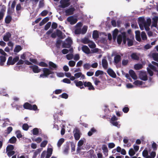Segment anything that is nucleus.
<instances>
[{
	"instance_id": "21",
	"label": "nucleus",
	"mask_w": 158,
	"mask_h": 158,
	"mask_svg": "<svg viewBox=\"0 0 158 158\" xmlns=\"http://www.w3.org/2000/svg\"><path fill=\"white\" fill-rule=\"evenodd\" d=\"M11 35L9 32H6L4 35L3 37V40L6 42L9 40L10 38Z\"/></svg>"
},
{
	"instance_id": "41",
	"label": "nucleus",
	"mask_w": 158,
	"mask_h": 158,
	"mask_svg": "<svg viewBox=\"0 0 158 158\" xmlns=\"http://www.w3.org/2000/svg\"><path fill=\"white\" fill-rule=\"evenodd\" d=\"M135 151L132 148H130L129 151V154L131 156H134L135 154Z\"/></svg>"
},
{
	"instance_id": "4",
	"label": "nucleus",
	"mask_w": 158,
	"mask_h": 158,
	"mask_svg": "<svg viewBox=\"0 0 158 158\" xmlns=\"http://www.w3.org/2000/svg\"><path fill=\"white\" fill-rule=\"evenodd\" d=\"M44 73L40 75V77L44 78L47 77L51 74L54 73V72L49 69L44 68L43 69Z\"/></svg>"
},
{
	"instance_id": "31",
	"label": "nucleus",
	"mask_w": 158,
	"mask_h": 158,
	"mask_svg": "<svg viewBox=\"0 0 158 158\" xmlns=\"http://www.w3.org/2000/svg\"><path fill=\"white\" fill-rule=\"evenodd\" d=\"M42 149H38L35 150L33 153L32 158H36L37 155L41 151Z\"/></svg>"
},
{
	"instance_id": "7",
	"label": "nucleus",
	"mask_w": 158,
	"mask_h": 158,
	"mask_svg": "<svg viewBox=\"0 0 158 158\" xmlns=\"http://www.w3.org/2000/svg\"><path fill=\"white\" fill-rule=\"evenodd\" d=\"M148 67L149 68H148L147 69L148 72L150 76H152L153 74L152 71L151 69L152 70L156 72L157 73V74L158 75V71L156 69V68L155 66L151 64H149Z\"/></svg>"
},
{
	"instance_id": "32",
	"label": "nucleus",
	"mask_w": 158,
	"mask_h": 158,
	"mask_svg": "<svg viewBox=\"0 0 158 158\" xmlns=\"http://www.w3.org/2000/svg\"><path fill=\"white\" fill-rule=\"evenodd\" d=\"M143 83V82L142 81L139 80L135 81L134 82V84L136 85L137 86H140L141 85H142Z\"/></svg>"
},
{
	"instance_id": "9",
	"label": "nucleus",
	"mask_w": 158,
	"mask_h": 158,
	"mask_svg": "<svg viewBox=\"0 0 158 158\" xmlns=\"http://www.w3.org/2000/svg\"><path fill=\"white\" fill-rule=\"evenodd\" d=\"M118 118L115 115H114L111 118L110 122L113 125L119 128L120 124L119 123V122H117Z\"/></svg>"
},
{
	"instance_id": "2",
	"label": "nucleus",
	"mask_w": 158,
	"mask_h": 158,
	"mask_svg": "<svg viewBox=\"0 0 158 158\" xmlns=\"http://www.w3.org/2000/svg\"><path fill=\"white\" fill-rule=\"evenodd\" d=\"M126 33H122L121 34H119L118 35L117 38V42L118 44H120L122 40H123V42L124 44H125L126 42V40L127 41V44L129 46H130L133 45V42L132 40H130L128 39H126Z\"/></svg>"
},
{
	"instance_id": "27",
	"label": "nucleus",
	"mask_w": 158,
	"mask_h": 158,
	"mask_svg": "<svg viewBox=\"0 0 158 158\" xmlns=\"http://www.w3.org/2000/svg\"><path fill=\"white\" fill-rule=\"evenodd\" d=\"M135 38L138 41H140L141 40V39L140 36V32L139 31H135Z\"/></svg>"
},
{
	"instance_id": "16",
	"label": "nucleus",
	"mask_w": 158,
	"mask_h": 158,
	"mask_svg": "<svg viewBox=\"0 0 158 158\" xmlns=\"http://www.w3.org/2000/svg\"><path fill=\"white\" fill-rule=\"evenodd\" d=\"M85 141V139L84 138L81 139L77 143V152L79 153L81 149V146L83 145Z\"/></svg>"
},
{
	"instance_id": "58",
	"label": "nucleus",
	"mask_w": 158,
	"mask_h": 158,
	"mask_svg": "<svg viewBox=\"0 0 158 158\" xmlns=\"http://www.w3.org/2000/svg\"><path fill=\"white\" fill-rule=\"evenodd\" d=\"M141 36L143 40H144L146 39L147 36H146V33H145V32H144V31L142 32L141 34Z\"/></svg>"
},
{
	"instance_id": "11",
	"label": "nucleus",
	"mask_w": 158,
	"mask_h": 158,
	"mask_svg": "<svg viewBox=\"0 0 158 158\" xmlns=\"http://www.w3.org/2000/svg\"><path fill=\"white\" fill-rule=\"evenodd\" d=\"M82 23L81 22L78 23L75 26L74 32L76 34H81V27L82 26Z\"/></svg>"
},
{
	"instance_id": "39",
	"label": "nucleus",
	"mask_w": 158,
	"mask_h": 158,
	"mask_svg": "<svg viewBox=\"0 0 158 158\" xmlns=\"http://www.w3.org/2000/svg\"><path fill=\"white\" fill-rule=\"evenodd\" d=\"M129 139L126 137H125L123 139V142L124 143L126 144L127 147H129L130 146V145L129 144H127L128 142Z\"/></svg>"
},
{
	"instance_id": "48",
	"label": "nucleus",
	"mask_w": 158,
	"mask_h": 158,
	"mask_svg": "<svg viewBox=\"0 0 158 158\" xmlns=\"http://www.w3.org/2000/svg\"><path fill=\"white\" fill-rule=\"evenodd\" d=\"M11 17L9 15L7 16L6 18L5 22L6 23H9L11 21Z\"/></svg>"
},
{
	"instance_id": "15",
	"label": "nucleus",
	"mask_w": 158,
	"mask_h": 158,
	"mask_svg": "<svg viewBox=\"0 0 158 158\" xmlns=\"http://www.w3.org/2000/svg\"><path fill=\"white\" fill-rule=\"evenodd\" d=\"M75 10V9L74 7L71 6L70 8L65 10V12L66 15H69L73 14Z\"/></svg>"
},
{
	"instance_id": "23",
	"label": "nucleus",
	"mask_w": 158,
	"mask_h": 158,
	"mask_svg": "<svg viewBox=\"0 0 158 158\" xmlns=\"http://www.w3.org/2000/svg\"><path fill=\"white\" fill-rule=\"evenodd\" d=\"M158 21V17H155L152 19V27H156L157 26V22Z\"/></svg>"
},
{
	"instance_id": "36",
	"label": "nucleus",
	"mask_w": 158,
	"mask_h": 158,
	"mask_svg": "<svg viewBox=\"0 0 158 158\" xmlns=\"http://www.w3.org/2000/svg\"><path fill=\"white\" fill-rule=\"evenodd\" d=\"M88 46L91 48H93L96 47V45L93 42L90 40L88 44Z\"/></svg>"
},
{
	"instance_id": "6",
	"label": "nucleus",
	"mask_w": 158,
	"mask_h": 158,
	"mask_svg": "<svg viewBox=\"0 0 158 158\" xmlns=\"http://www.w3.org/2000/svg\"><path fill=\"white\" fill-rule=\"evenodd\" d=\"M14 146L12 145H8L6 148V153L9 157L11 156L15 153V152L13 151Z\"/></svg>"
},
{
	"instance_id": "46",
	"label": "nucleus",
	"mask_w": 158,
	"mask_h": 158,
	"mask_svg": "<svg viewBox=\"0 0 158 158\" xmlns=\"http://www.w3.org/2000/svg\"><path fill=\"white\" fill-rule=\"evenodd\" d=\"M90 40L86 38H85L81 40V42L84 44H88Z\"/></svg>"
},
{
	"instance_id": "29",
	"label": "nucleus",
	"mask_w": 158,
	"mask_h": 158,
	"mask_svg": "<svg viewBox=\"0 0 158 158\" xmlns=\"http://www.w3.org/2000/svg\"><path fill=\"white\" fill-rule=\"evenodd\" d=\"M102 66L104 69H106L108 68V63L106 59H102Z\"/></svg>"
},
{
	"instance_id": "35",
	"label": "nucleus",
	"mask_w": 158,
	"mask_h": 158,
	"mask_svg": "<svg viewBox=\"0 0 158 158\" xmlns=\"http://www.w3.org/2000/svg\"><path fill=\"white\" fill-rule=\"evenodd\" d=\"M17 141L16 138L15 136H13L9 140V142L12 144L15 143Z\"/></svg>"
},
{
	"instance_id": "18",
	"label": "nucleus",
	"mask_w": 158,
	"mask_h": 158,
	"mask_svg": "<svg viewBox=\"0 0 158 158\" xmlns=\"http://www.w3.org/2000/svg\"><path fill=\"white\" fill-rule=\"evenodd\" d=\"M107 72L111 77L114 78L116 77V73L111 69H108L107 70Z\"/></svg>"
},
{
	"instance_id": "19",
	"label": "nucleus",
	"mask_w": 158,
	"mask_h": 158,
	"mask_svg": "<svg viewBox=\"0 0 158 158\" xmlns=\"http://www.w3.org/2000/svg\"><path fill=\"white\" fill-rule=\"evenodd\" d=\"M84 85L85 87H88V89L89 90L94 89L93 86L90 82L85 81L84 82Z\"/></svg>"
},
{
	"instance_id": "26",
	"label": "nucleus",
	"mask_w": 158,
	"mask_h": 158,
	"mask_svg": "<svg viewBox=\"0 0 158 158\" xmlns=\"http://www.w3.org/2000/svg\"><path fill=\"white\" fill-rule=\"evenodd\" d=\"M119 31L117 29H115L113 32V38L114 40H115L117 35L118 34Z\"/></svg>"
},
{
	"instance_id": "30",
	"label": "nucleus",
	"mask_w": 158,
	"mask_h": 158,
	"mask_svg": "<svg viewBox=\"0 0 158 158\" xmlns=\"http://www.w3.org/2000/svg\"><path fill=\"white\" fill-rule=\"evenodd\" d=\"M14 64L15 63L13 61L12 57L11 56L9 57L7 62V64L8 65H12Z\"/></svg>"
},
{
	"instance_id": "1",
	"label": "nucleus",
	"mask_w": 158,
	"mask_h": 158,
	"mask_svg": "<svg viewBox=\"0 0 158 158\" xmlns=\"http://www.w3.org/2000/svg\"><path fill=\"white\" fill-rule=\"evenodd\" d=\"M151 22V20L150 18L147 19L146 20L143 17H140L139 18L138 23L141 30H143L145 28L146 31H148Z\"/></svg>"
},
{
	"instance_id": "24",
	"label": "nucleus",
	"mask_w": 158,
	"mask_h": 158,
	"mask_svg": "<svg viewBox=\"0 0 158 158\" xmlns=\"http://www.w3.org/2000/svg\"><path fill=\"white\" fill-rule=\"evenodd\" d=\"M34 73H37L40 72V69H39L38 66L34 65L31 67Z\"/></svg>"
},
{
	"instance_id": "43",
	"label": "nucleus",
	"mask_w": 158,
	"mask_h": 158,
	"mask_svg": "<svg viewBox=\"0 0 158 158\" xmlns=\"http://www.w3.org/2000/svg\"><path fill=\"white\" fill-rule=\"evenodd\" d=\"M152 57L154 60L158 62V53H155L152 54Z\"/></svg>"
},
{
	"instance_id": "61",
	"label": "nucleus",
	"mask_w": 158,
	"mask_h": 158,
	"mask_svg": "<svg viewBox=\"0 0 158 158\" xmlns=\"http://www.w3.org/2000/svg\"><path fill=\"white\" fill-rule=\"evenodd\" d=\"M148 153L147 150H144L142 152V155L144 157H145L148 156Z\"/></svg>"
},
{
	"instance_id": "33",
	"label": "nucleus",
	"mask_w": 158,
	"mask_h": 158,
	"mask_svg": "<svg viewBox=\"0 0 158 158\" xmlns=\"http://www.w3.org/2000/svg\"><path fill=\"white\" fill-rule=\"evenodd\" d=\"M74 82L75 83L76 86L78 87L81 86L84 84L83 82L81 81H77L75 80L74 81Z\"/></svg>"
},
{
	"instance_id": "45",
	"label": "nucleus",
	"mask_w": 158,
	"mask_h": 158,
	"mask_svg": "<svg viewBox=\"0 0 158 158\" xmlns=\"http://www.w3.org/2000/svg\"><path fill=\"white\" fill-rule=\"evenodd\" d=\"M88 27L86 26H84L81 29V34H85L87 31Z\"/></svg>"
},
{
	"instance_id": "28",
	"label": "nucleus",
	"mask_w": 158,
	"mask_h": 158,
	"mask_svg": "<svg viewBox=\"0 0 158 158\" xmlns=\"http://www.w3.org/2000/svg\"><path fill=\"white\" fill-rule=\"evenodd\" d=\"M49 65L50 68L52 69L56 70L57 67V65L51 61L49 62Z\"/></svg>"
},
{
	"instance_id": "13",
	"label": "nucleus",
	"mask_w": 158,
	"mask_h": 158,
	"mask_svg": "<svg viewBox=\"0 0 158 158\" xmlns=\"http://www.w3.org/2000/svg\"><path fill=\"white\" fill-rule=\"evenodd\" d=\"M67 20L71 24L73 25L77 23V19L76 17L73 16H70L67 18Z\"/></svg>"
},
{
	"instance_id": "56",
	"label": "nucleus",
	"mask_w": 158,
	"mask_h": 158,
	"mask_svg": "<svg viewBox=\"0 0 158 158\" xmlns=\"http://www.w3.org/2000/svg\"><path fill=\"white\" fill-rule=\"evenodd\" d=\"M76 64V62L74 61L70 60L69 62V64L70 67L74 66Z\"/></svg>"
},
{
	"instance_id": "20",
	"label": "nucleus",
	"mask_w": 158,
	"mask_h": 158,
	"mask_svg": "<svg viewBox=\"0 0 158 158\" xmlns=\"http://www.w3.org/2000/svg\"><path fill=\"white\" fill-rule=\"evenodd\" d=\"M121 60V56L119 54H116L114 58V62L115 64H118Z\"/></svg>"
},
{
	"instance_id": "60",
	"label": "nucleus",
	"mask_w": 158,
	"mask_h": 158,
	"mask_svg": "<svg viewBox=\"0 0 158 158\" xmlns=\"http://www.w3.org/2000/svg\"><path fill=\"white\" fill-rule=\"evenodd\" d=\"M62 98H64L65 99H67L68 97V95L67 94L65 93H64L60 95Z\"/></svg>"
},
{
	"instance_id": "17",
	"label": "nucleus",
	"mask_w": 158,
	"mask_h": 158,
	"mask_svg": "<svg viewBox=\"0 0 158 158\" xmlns=\"http://www.w3.org/2000/svg\"><path fill=\"white\" fill-rule=\"evenodd\" d=\"M140 78L143 81H146L147 80L148 77L145 72H141L139 74Z\"/></svg>"
},
{
	"instance_id": "62",
	"label": "nucleus",
	"mask_w": 158,
	"mask_h": 158,
	"mask_svg": "<svg viewBox=\"0 0 158 158\" xmlns=\"http://www.w3.org/2000/svg\"><path fill=\"white\" fill-rule=\"evenodd\" d=\"M38 64L42 67H47L48 64L43 62H40Z\"/></svg>"
},
{
	"instance_id": "8",
	"label": "nucleus",
	"mask_w": 158,
	"mask_h": 158,
	"mask_svg": "<svg viewBox=\"0 0 158 158\" xmlns=\"http://www.w3.org/2000/svg\"><path fill=\"white\" fill-rule=\"evenodd\" d=\"M23 107L25 109L31 110H37V107L35 105L32 106L27 102L26 103L24 104Z\"/></svg>"
},
{
	"instance_id": "59",
	"label": "nucleus",
	"mask_w": 158,
	"mask_h": 158,
	"mask_svg": "<svg viewBox=\"0 0 158 158\" xmlns=\"http://www.w3.org/2000/svg\"><path fill=\"white\" fill-rule=\"evenodd\" d=\"M56 32L57 35L58 37L60 38H62V33L61 31L58 30H57Z\"/></svg>"
},
{
	"instance_id": "22",
	"label": "nucleus",
	"mask_w": 158,
	"mask_h": 158,
	"mask_svg": "<svg viewBox=\"0 0 158 158\" xmlns=\"http://www.w3.org/2000/svg\"><path fill=\"white\" fill-rule=\"evenodd\" d=\"M82 51L86 54H89L90 53V50L89 48L86 45H83L82 47Z\"/></svg>"
},
{
	"instance_id": "34",
	"label": "nucleus",
	"mask_w": 158,
	"mask_h": 158,
	"mask_svg": "<svg viewBox=\"0 0 158 158\" xmlns=\"http://www.w3.org/2000/svg\"><path fill=\"white\" fill-rule=\"evenodd\" d=\"M0 65L1 66L3 65L4 63L6 60V58L4 56H0Z\"/></svg>"
},
{
	"instance_id": "3",
	"label": "nucleus",
	"mask_w": 158,
	"mask_h": 158,
	"mask_svg": "<svg viewBox=\"0 0 158 158\" xmlns=\"http://www.w3.org/2000/svg\"><path fill=\"white\" fill-rule=\"evenodd\" d=\"M52 152V149L51 148H48L47 151H44L41 153L40 158H49Z\"/></svg>"
},
{
	"instance_id": "38",
	"label": "nucleus",
	"mask_w": 158,
	"mask_h": 158,
	"mask_svg": "<svg viewBox=\"0 0 158 158\" xmlns=\"http://www.w3.org/2000/svg\"><path fill=\"white\" fill-rule=\"evenodd\" d=\"M22 49V47L19 45L16 46L14 49L15 52H19Z\"/></svg>"
},
{
	"instance_id": "40",
	"label": "nucleus",
	"mask_w": 158,
	"mask_h": 158,
	"mask_svg": "<svg viewBox=\"0 0 158 158\" xmlns=\"http://www.w3.org/2000/svg\"><path fill=\"white\" fill-rule=\"evenodd\" d=\"M32 140L33 141L36 142L37 143H39L42 140L41 138L40 137L36 138H32Z\"/></svg>"
},
{
	"instance_id": "54",
	"label": "nucleus",
	"mask_w": 158,
	"mask_h": 158,
	"mask_svg": "<svg viewBox=\"0 0 158 158\" xmlns=\"http://www.w3.org/2000/svg\"><path fill=\"white\" fill-rule=\"evenodd\" d=\"M91 67V65L88 63L85 64L83 65L84 68L86 69H89Z\"/></svg>"
},
{
	"instance_id": "64",
	"label": "nucleus",
	"mask_w": 158,
	"mask_h": 158,
	"mask_svg": "<svg viewBox=\"0 0 158 158\" xmlns=\"http://www.w3.org/2000/svg\"><path fill=\"white\" fill-rule=\"evenodd\" d=\"M63 82L67 84H70L71 83V81L68 78H64L62 80Z\"/></svg>"
},
{
	"instance_id": "25",
	"label": "nucleus",
	"mask_w": 158,
	"mask_h": 158,
	"mask_svg": "<svg viewBox=\"0 0 158 158\" xmlns=\"http://www.w3.org/2000/svg\"><path fill=\"white\" fill-rule=\"evenodd\" d=\"M129 73L133 79L135 80L137 78V77L133 70H130L129 71Z\"/></svg>"
},
{
	"instance_id": "5",
	"label": "nucleus",
	"mask_w": 158,
	"mask_h": 158,
	"mask_svg": "<svg viewBox=\"0 0 158 158\" xmlns=\"http://www.w3.org/2000/svg\"><path fill=\"white\" fill-rule=\"evenodd\" d=\"M70 0H61L60 2V5L59 7L64 8L69 6L70 4Z\"/></svg>"
},
{
	"instance_id": "63",
	"label": "nucleus",
	"mask_w": 158,
	"mask_h": 158,
	"mask_svg": "<svg viewBox=\"0 0 158 158\" xmlns=\"http://www.w3.org/2000/svg\"><path fill=\"white\" fill-rule=\"evenodd\" d=\"M23 129L25 131L27 130L28 129V125L26 123L24 124L23 126Z\"/></svg>"
},
{
	"instance_id": "53",
	"label": "nucleus",
	"mask_w": 158,
	"mask_h": 158,
	"mask_svg": "<svg viewBox=\"0 0 158 158\" xmlns=\"http://www.w3.org/2000/svg\"><path fill=\"white\" fill-rule=\"evenodd\" d=\"M32 133L34 135H37L39 133V129L36 128L33 129Z\"/></svg>"
},
{
	"instance_id": "37",
	"label": "nucleus",
	"mask_w": 158,
	"mask_h": 158,
	"mask_svg": "<svg viewBox=\"0 0 158 158\" xmlns=\"http://www.w3.org/2000/svg\"><path fill=\"white\" fill-rule=\"evenodd\" d=\"M99 36L98 34L97 31H94L93 33V37L94 39H97Z\"/></svg>"
},
{
	"instance_id": "10",
	"label": "nucleus",
	"mask_w": 158,
	"mask_h": 158,
	"mask_svg": "<svg viewBox=\"0 0 158 158\" xmlns=\"http://www.w3.org/2000/svg\"><path fill=\"white\" fill-rule=\"evenodd\" d=\"M72 44V40L70 37L66 39L65 42L63 44L64 48H69Z\"/></svg>"
},
{
	"instance_id": "50",
	"label": "nucleus",
	"mask_w": 158,
	"mask_h": 158,
	"mask_svg": "<svg viewBox=\"0 0 158 158\" xmlns=\"http://www.w3.org/2000/svg\"><path fill=\"white\" fill-rule=\"evenodd\" d=\"M16 137L18 138H20L22 137V135L21 134V132L19 131H17L16 132Z\"/></svg>"
},
{
	"instance_id": "52",
	"label": "nucleus",
	"mask_w": 158,
	"mask_h": 158,
	"mask_svg": "<svg viewBox=\"0 0 158 158\" xmlns=\"http://www.w3.org/2000/svg\"><path fill=\"white\" fill-rule=\"evenodd\" d=\"M102 149L103 150V153H107L108 150L106 146V145H103L102 147Z\"/></svg>"
},
{
	"instance_id": "51",
	"label": "nucleus",
	"mask_w": 158,
	"mask_h": 158,
	"mask_svg": "<svg viewBox=\"0 0 158 158\" xmlns=\"http://www.w3.org/2000/svg\"><path fill=\"white\" fill-rule=\"evenodd\" d=\"M131 57L132 59L134 60H137L139 59V57L137 55V54L135 53H132L131 55Z\"/></svg>"
},
{
	"instance_id": "42",
	"label": "nucleus",
	"mask_w": 158,
	"mask_h": 158,
	"mask_svg": "<svg viewBox=\"0 0 158 158\" xmlns=\"http://www.w3.org/2000/svg\"><path fill=\"white\" fill-rule=\"evenodd\" d=\"M103 73L104 72L103 71L98 70L96 72L95 75L96 77H98L99 75H103Z\"/></svg>"
},
{
	"instance_id": "57",
	"label": "nucleus",
	"mask_w": 158,
	"mask_h": 158,
	"mask_svg": "<svg viewBox=\"0 0 158 158\" xmlns=\"http://www.w3.org/2000/svg\"><path fill=\"white\" fill-rule=\"evenodd\" d=\"M47 143L48 141L46 140L43 141L40 144V147L43 148L45 147L47 144Z\"/></svg>"
},
{
	"instance_id": "12",
	"label": "nucleus",
	"mask_w": 158,
	"mask_h": 158,
	"mask_svg": "<svg viewBox=\"0 0 158 158\" xmlns=\"http://www.w3.org/2000/svg\"><path fill=\"white\" fill-rule=\"evenodd\" d=\"M80 77V79H83L85 78V76L81 72H78L75 73L74 74V76L72 77V81H73L76 79H77Z\"/></svg>"
},
{
	"instance_id": "47",
	"label": "nucleus",
	"mask_w": 158,
	"mask_h": 158,
	"mask_svg": "<svg viewBox=\"0 0 158 158\" xmlns=\"http://www.w3.org/2000/svg\"><path fill=\"white\" fill-rule=\"evenodd\" d=\"M142 67V65L140 64H137L135 65L134 68L136 70H139Z\"/></svg>"
},
{
	"instance_id": "49",
	"label": "nucleus",
	"mask_w": 158,
	"mask_h": 158,
	"mask_svg": "<svg viewBox=\"0 0 158 158\" xmlns=\"http://www.w3.org/2000/svg\"><path fill=\"white\" fill-rule=\"evenodd\" d=\"M48 20V18H46L44 19L40 23V26H42L47 22Z\"/></svg>"
},
{
	"instance_id": "14",
	"label": "nucleus",
	"mask_w": 158,
	"mask_h": 158,
	"mask_svg": "<svg viewBox=\"0 0 158 158\" xmlns=\"http://www.w3.org/2000/svg\"><path fill=\"white\" fill-rule=\"evenodd\" d=\"M73 133L75 139L76 140H78L80 137V132L79 130L77 128L74 129Z\"/></svg>"
},
{
	"instance_id": "55",
	"label": "nucleus",
	"mask_w": 158,
	"mask_h": 158,
	"mask_svg": "<svg viewBox=\"0 0 158 158\" xmlns=\"http://www.w3.org/2000/svg\"><path fill=\"white\" fill-rule=\"evenodd\" d=\"M66 58L68 60H70L73 59V55L72 53L66 55Z\"/></svg>"
},
{
	"instance_id": "44",
	"label": "nucleus",
	"mask_w": 158,
	"mask_h": 158,
	"mask_svg": "<svg viewBox=\"0 0 158 158\" xmlns=\"http://www.w3.org/2000/svg\"><path fill=\"white\" fill-rule=\"evenodd\" d=\"M64 139L63 138L60 139L58 141L57 143V146L58 147H60L63 143L64 142Z\"/></svg>"
}]
</instances>
